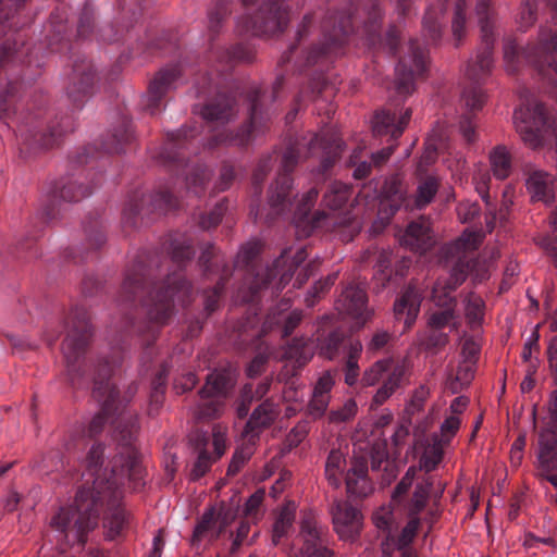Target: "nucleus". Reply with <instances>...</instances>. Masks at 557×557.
<instances>
[{"label": "nucleus", "instance_id": "nucleus-25", "mask_svg": "<svg viewBox=\"0 0 557 557\" xmlns=\"http://www.w3.org/2000/svg\"><path fill=\"white\" fill-rule=\"evenodd\" d=\"M95 84V72L89 63L74 65L73 83L67 92L74 102H81L92 92Z\"/></svg>", "mask_w": 557, "mask_h": 557}, {"label": "nucleus", "instance_id": "nucleus-56", "mask_svg": "<svg viewBox=\"0 0 557 557\" xmlns=\"http://www.w3.org/2000/svg\"><path fill=\"white\" fill-rule=\"evenodd\" d=\"M462 100L467 109L470 111H476L481 110L485 104L486 95L481 87L471 85L463 90Z\"/></svg>", "mask_w": 557, "mask_h": 557}, {"label": "nucleus", "instance_id": "nucleus-20", "mask_svg": "<svg viewBox=\"0 0 557 557\" xmlns=\"http://www.w3.org/2000/svg\"><path fill=\"white\" fill-rule=\"evenodd\" d=\"M189 444L193 446L197 454L196 461L190 471V479L193 481L199 480L211 468L216 458L209 454L208 446L210 443L209 434L201 430L193 431L189 436Z\"/></svg>", "mask_w": 557, "mask_h": 557}, {"label": "nucleus", "instance_id": "nucleus-54", "mask_svg": "<svg viewBox=\"0 0 557 557\" xmlns=\"http://www.w3.org/2000/svg\"><path fill=\"white\" fill-rule=\"evenodd\" d=\"M444 12L441 7L437 11L429 9L423 17V30L428 34L431 41L436 42L442 36V28L438 23V17Z\"/></svg>", "mask_w": 557, "mask_h": 557}, {"label": "nucleus", "instance_id": "nucleus-29", "mask_svg": "<svg viewBox=\"0 0 557 557\" xmlns=\"http://www.w3.org/2000/svg\"><path fill=\"white\" fill-rule=\"evenodd\" d=\"M405 200V191L403 190V183L398 176L388 177L382 187L380 200V214L386 212V206L391 207V213L395 214L401 207Z\"/></svg>", "mask_w": 557, "mask_h": 557}, {"label": "nucleus", "instance_id": "nucleus-53", "mask_svg": "<svg viewBox=\"0 0 557 557\" xmlns=\"http://www.w3.org/2000/svg\"><path fill=\"white\" fill-rule=\"evenodd\" d=\"M194 255L195 251L193 246L190 243H187V240H180L175 238L171 242V258L178 267L184 265L185 262L191 261Z\"/></svg>", "mask_w": 557, "mask_h": 557}, {"label": "nucleus", "instance_id": "nucleus-12", "mask_svg": "<svg viewBox=\"0 0 557 557\" xmlns=\"http://www.w3.org/2000/svg\"><path fill=\"white\" fill-rule=\"evenodd\" d=\"M326 533V528L318 522L312 511L304 512L300 521V536L304 541L300 557H334V552L325 545Z\"/></svg>", "mask_w": 557, "mask_h": 557}, {"label": "nucleus", "instance_id": "nucleus-46", "mask_svg": "<svg viewBox=\"0 0 557 557\" xmlns=\"http://www.w3.org/2000/svg\"><path fill=\"white\" fill-rule=\"evenodd\" d=\"M466 1L456 0L454 16L451 21L453 37L458 47L467 35Z\"/></svg>", "mask_w": 557, "mask_h": 557}, {"label": "nucleus", "instance_id": "nucleus-50", "mask_svg": "<svg viewBox=\"0 0 557 557\" xmlns=\"http://www.w3.org/2000/svg\"><path fill=\"white\" fill-rule=\"evenodd\" d=\"M128 523V513L122 507H116L112 510L110 516L106 519V527L108 528V536L114 539L117 536L125 525Z\"/></svg>", "mask_w": 557, "mask_h": 557}, {"label": "nucleus", "instance_id": "nucleus-10", "mask_svg": "<svg viewBox=\"0 0 557 557\" xmlns=\"http://www.w3.org/2000/svg\"><path fill=\"white\" fill-rule=\"evenodd\" d=\"M410 54L399 60L396 66L395 87L399 95H411L414 90V79L426 71V51L417 39L409 42Z\"/></svg>", "mask_w": 557, "mask_h": 557}, {"label": "nucleus", "instance_id": "nucleus-7", "mask_svg": "<svg viewBox=\"0 0 557 557\" xmlns=\"http://www.w3.org/2000/svg\"><path fill=\"white\" fill-rule=\"evenodd\" d=\"M283 2L284 0H262L252 17H243L237 21L239 32L253 36H273L283 32L289 21Z\"/></svg>", "mask_w": 557, "mask_h": 557}, {"label": "nucleus", "instance_id": "nucleus-1", "mask_svg": "<svg viewBox=\"0 0 557 557\" xmlns=\"http://www.w3.org/2000/svg\"><path fill=\"white\" fill-rule=\"evenodd\" d=\"M112 476L106 486L97 478L92 486H83L76 493L74 506L62 507L51 518L50 527L60 533L61 549L74 543L84 545L87 534L98 524L101 508L107 503L113 505L117 499L119 485L127 478L134 482V487L143 485V469L137 450L131 446H123L122 450L112 460Z\"/></svg>", "mask_w": 557, "mask_h": 557}, {"label": "nucleus", "instance_id": "nucleus-39", "mask_svg": "<svg viewBox=\"0 0 557 557\" xmlns=\"http://www.w3.org/2000/svg\"><path fill=\"white\" fill-rule=\"evenodd\" d=\"M440 185L441 181L435 175H428L421 178L417 186L414 207L423 209L429 206L436 196Z\"/></svg>", "mask_w": 557, "mask_h": 557}, {"label": "nucleus", "instance_id": "nucleus-55", "mask_svg": "<svg viewBox=\"0 0 557 557\" xmlns=\"http://www.w3.org/2000/svg\"><path fill=\"white\" fill-rule=\"evenodd\" d=\"M443 448L440 445H433L424 450L419 460L420 470H424L426 473L436 469L438 463L443 459Z\"/></svg>", "mask_w": 557, "mask_h": 557}, {"label": "nucleus", "instance_id": "nucleus-51", "mask_svg": "<svg viewBox=\"0 0 557 557\" xmlns=\"http://www.w3.org/2000/svg\"><path fill=\"white\" fill-rule=\"evenodd\" d=\"M392 359H381L367 369L361 377L364 386H373L380 382L383 375L391 369Z\"/></svg>", "mask_w": 557, "mask_h": 557}, {"label": "nucleus", "instance_id": "nucleus-11", "mask_svg": "<svg viewBox=\"0 0 557 557\" xmlns=\"http://www.w3.org/2000/svg\"><path fill=\"white\" fill-rule=\"evenodd\" d=\"M260 91L253 90L249 95L250 101V115L248 125L236 135L230 133H220L214 137V143L211 144H234L237 146H246L253 140L259 134L264 133L268 128V119L263 117L259 109Z\"/></svg>", "mask_w": 557, "mask_h": 557}, {"label": "nucleus", "instance_id": "nucleus-34", "mask_svg": "<svg viewBox=\"0 0 557 557\" xmlns=\"http://www.w3.org/2000/svg\"><path fill=\"white\" fill-rule=\"evenodd\" d=\"M146 269L138 264L133 270L127 271L121 287V298L123 301L135 300L140 297L146 289Z\"/></svg>", "mask_w": 557, "mask_h": 557}, {"label": "nucleus", "instance_id": "nucleus-16", "mask_svg": "<svg viewBox=\"0 0 557 557\" xmlns=\"http://www.w3.org/2000/svg\"><path fill=\"white\" fill-rule=\"evenodd\" d=\"M181 69L177 65L162 69L150 82L145 96L146 109L154 114L159 111L163 97L174 86V83L181 77Z\"/></svg>", "mask_w": 557, "mask_h": 557}, {"label": "nucleus", "instance_id": "nucleus-6", "mask_svg": "<svg viewBox=\"0 0 557 557\" xmlns=\"http://www.w3.org/2000/svg\"><path fill=\"white\" fill-rule=\"evenodd\" d=\"M288 249H285L281 256L273 262L271 268H267L262 274L257 273L248 289H240L237 297L243 302H252L257 298L258 293L265 288L273 280L277 278L276 289H282L292 280L294 272L307 259L306 248H300L288 263Z\"/></svg>", "mask_w": 557, "mask_h": 557}, {"label": "nucleus", "instance_id": "nucleus-37", "mask_svg": "<svg viewBox=\"0 0 557 557\" xmlns=\"http://www.w3.org/2000/svg\"><path fill=\"white\" fill-rule=\"evenodd\" d=\"M296 508L295 502H287L278 510L272 530V541L274 545H277L293 527L296 517Z\"/></svg>", "mask_w": 557, "mask_h": 557}, {"label": "nucleus", "instance_id": "nucleus-44", "mask_svg": "<svg viewBox=\"0 0 557 557\" xmlns=\"http://www.w3.org/2000/svg\"><path fill=\"white\" fill-rule=\"evenodd\" d=\"M223 410L224 401L222 398L215 396L200 397V401L195 410V417L198 420L215 419L221 416Z\"/></svg>", "mask_w": 557, "mask_h": 557}, {"label": "nucleus", "instance_id": "nucleus-2", "mask_svg": "<svg viewBox=\"0 0 557 557\" xmlns=\"http://www.w3.org/2000/svg\"><path fill=\"white\" fill-rule=\"evenodd\" d=\"M306 153L302 154L300 144L289 146L283 154L281 171L272 183L268 196V212L265 214L267 222H272L290 209L292 206V187L293 178L290 173L296 168L301 158L314 156L321 157L320 173H325L343 151V141L334 135L310 134L307 141Z\"/></svg>", "mask_w": 557, "mask_h": 557}, {"label": "nucleus", "instance_id": "nucleus-64", "mask_svg": "<svg viewBox=\"0 0 557 557\" xmlns=\"http://www.w3.org/2000/svg\"><path fill=\"white\" fill-rule=\"evenodd\" d=\"M91 194V189L84 187L76 182L65 184L61 190L60 196L63 200L69 202H77Z\"/></svg>", "mask_w": 557, "mask_h": 557}, {"label": "nucleus", "instance_id": "nucleus-13", "mask_svg": "<svg viewBox=\"0 0 557 557\" xmlns=\"http://www.w3.org/2000/svg\"><path fill=\"white\" fill-rule=\"evenodd\" d=\"M513 123L522 140L531 148L541 145V128L546 123V109L543 103H535L527 109L516 110Z\"/></svg>", "mask_w": 557, "mask_h": 557}, {"label": "nucleus", "instance_id": "nucleus-59", "mask_svg": "<svg viewBox=\"0 0 557 557\" xmlns=\"http://www.w3.org/2000/svg\"><path fill=\"white\" fill-rule=\"evenodd\" d=\"M251 440L252 438L249 436L248 443L242 445L239 448L235 450L232 461L228 466V474H235L236 472H238L240 468L245 465V462L249 460L250 457L252 456L255 443H251Z\"/></svg>", "mask_w": 557, "mask_h": 557}, {"label": "nucleus", "instance_id": "nucleus-30", "mask_svg": "<svg viewBox=\"0 0 557 557\" xmlns=\"http://www.w3.org/2000/svg\"><path fill=\"white\" fill-rule=\"evenodd\" d=\"M234 386V376L228 370H215L207 376L206 384L199 391V397L215 396L224 398Z\"/></svg>", "mask_w": 557, "mask_h": 557}, {"label": "nucleus", "instance_id": "nucleus-31", "mask_svg": "<svg viewBox=\"0 0 557 557\" xmlns=\"http://www.w3.org/2000/svg\"><path fill=\"white\" fill-rule=\"evenodd\" d=\"M236 114L234 99L220 96L202 108L201 115L208 122L226 123Z\"/></svg>", "mask_w": 557, "mask_h": 557}, {"label": "nucleus", "instance_id": "nucleus-57", "mask_svg": "<svg viewBox=\"0 0 557 557\" xmlns=\"http://www.w3.org/2000/svg\"><path fill=\"white\" fill-rule=\"evenodd\" d=\"M409 520L406 525L403 528L397 541L396 547L397 549H403L409 547L413 542L418 530L420 528V518L416 516H408Z\"/></svg>", "mask_w": 557, "mask_h": 557}, {"label": "nucleus", "instance_id": "nucleus-26", "mask_svg": "<svg viewBox=\"0 0 557 557\" xmlns=\"http://www.w3.org/2000/svg\"><path fill=\"white\" fill-rule=\"evenodd\" d=\"M557 54V33L550 29L541 30L539 35V44L534 50V61L537 66L552 69L557 74V62L554 54Z\"/></svg>", "mask_w": 557, "mask_h": 557}, {"label": "nucleus", "instance_id": "nucleus-9", "mask_svg": "<svg viewBox=\"0 0 557 557\" xmlns=\"http://www.w3.org/2000/svg\"><path fill=\"white\" fill-rule=\"evenodd\" d=\"M352 29L351 14L326 16L322 23L323 42L320 48H313L309 52L307 64L312 65L322 57L337 54Z\"/></svg>", "mask_w": 557, "mask_h": 557}, {"label": "nucleus", "instance_id": "nucleus-38", "mask_svg": "<svg viewBox=\"0 0 557 557\" xmlns=\"http://www.w3.org/2000/svg\"><path fill=\"white\" fill-rule=\"evenodd\" d=\"M418 346L432 354L436 355L443 350L449 343V335L442 330L429 327L417 335Z\"/></svg>", "mask_w": 557, "mask_h": 557}, {"label": "nucleus", "instance_id": "nucleus-40", "mask_svg": "<svg viewBox=\"0 0 557 557\" xmlns=\"http://www.w3.org/2000/svg\"><path fill=\"white\" fill-rule=\"evenodd\" d=\"M346 466V459L339 449H332L325 462V478L331 486L338 488L342 484V475Z\"/></svg>", "mask_w": 557, "mask_h": 557}, {"label": "nucleus", "instance_id": "nucleus-60", "mask_svg": "<svg viewBox=\"0 0 557 557\" xmlns=\"http://www.w3.org/2000/svg\"><path fill=\"white\" fill-rule=\"evenodd\" d=\"M457 262H463L468 265V275L470 274L475 283H481L490 277L488 265L485 260L459 258Z\"/></svg>", "mask_w": 557, "mask_h": 557}, {"label": "nucleus", "instance_id": "nucleus-43", "mask_svg": "<svg viewBox=\"0 0 557 557\" xmlns=\"http://www.w3.org/2000/svg\"><path fill=\"white\" fill-rule=\"evenodd\" d=\"M433 486L432 476L425 478L414 487L413 495L408 507V516L419 517V513L425 508L431 488Z\"/></svg>", "mask_w": 557, "mask_h": 557}, {"label": "nucleus", "instance_id": "nucleus-33", "mask_svg": "<svg viewBox=\"0 0 557 557\" xmlns=\"http://www.w3.org/2000/svg\"><path fill=\"white\" fill-rule=\"evenodd\" d=\"M386 373V379L373 396L372 401L375 406L383 405L400 387L406 369L401 363H392L391 369Z\"/></svg>", "mask_w": 557, "mask_h": 557}, {"label": "nucleus", "instance_id": "nucleus-62", "mask_svg": "<svg viewBox=\"0 0 557 557\" xmlns=\"http://www.w3.org/2000/svg\"><path fill=\"white\" fill-rule=\"evenodd\" d=\"M216 523L215 519V510L214 508H209L206 510L196 525L193 534V543L200 542L206 534L213 529Z\"/></svg>", "mask_w": 557, "mask_h": 557}, {"label": "nucleus", "instance_id": "nucleus-24", "mask_svg": "<svg viewBox=\"0 0 557 557\" xmlns=\"http://www.w3.org/2000/svg\"><path fill=\"white\" fill-rule=\"evenodd\" d=\"M482 243L478 232L465 231L456 240L444 245L440 250V260L448 262L459 258L468 259L467 252L476 250Z\"/></svg>", "mask_w": 557, "mask_h": 557}, {"label": "nucleus", "instance_id": "nucleus-45", "mask_svg": "<svg viewBox=\"0 0 557 557\" xmlns=\"http://www.w3.org/2000/svg\"><path fill=\"white\" fill-rule=\"evenodd\" d=\"M485 304L483 299L470 293L466 298L465 315L470 327L480 326L484 319Z\"/></svg>", "mask_w": 557, "mask_h": 557}, {"label": "nucleus", "instance_id": "nucleus-32", "mask_svg": "<svg viewBox=\"0 0 557 557\" xmlns=\"http://www.w3.org/2000/svg\"><path fill=\"white\" fill-rule=\"evenodd\" d=\"M314 341L318 354L323 358L332 360L336 357L344 341V333L339 329L326 331L323 327H319Z\"/></svg>", "mask_w": 557, "mask_h": 557}, {"label": "nucleus", "instance_id": "nucleus-21", "mask_svg": "<svg viewBox=\"0 0 557 557\" xmlns=\"http://www.w3.org/2000/svg\"><path fill=\"white\" fill-rule=\"evenodd\" d=\"M401 244L411 251L424 253L435 244L429 221L421 219L411 222L400 239Z\"/></svg>", "mask_w": 557, "mask_h": 557}, {"label": "nucleus", "instance_id": "nucleus-23", "mask_svg": "<svg viewBox=\"0 0 557 557\" xmlns=\"http://www.w3.org/2000/svg\"><path fill=\"white\" fill-rule=\"evenodd\" d=\"M280 412L281 409L277 403L272 398L265 399L253 409L246 423L244 433L251 438H256L260 431L270 428L274 423Z\"/></svg>", "mask_w": 557, "mask_h": 557}, {"label": "nucleus", "instance_id": "nucleus-58", "mask_svg": "<svg viewBox=\"0 0 557 557\" xmlns=\"http://www.w3.org/2000/svg\"><path fill=\"white\" fill-rule=\"evenodd\" d=\"M337 275L338 274L335 272L329 274L324 280H320L317 283H314V285L306 296V305L308 307H313L317 302V299H319L322 294L327 292L331 288V286L335 283V281L337 280Z\"/></svg>", "mask_w": 557, "mask_h": 557}, {"label": "nucleus", "instance_id": "nucleus-36", "mask_svg": "<svg viewBox=\"0 0 557 557\" xmlns=\"http://www.w3.org/2000/svg\"><path fill=\"white\" fill-rule=\"evenodd\" d=\"M491 171L495 178L504 181L512 170V156L504 145L495 146L488 153Z\"/></svg>", "mask_w": 557, "mask_h": 557}, {"label": "nucleus", "instance_id": "nucleus-52", "mask_svg": "<svg viewBox=\"0 0 557 557\" xmlns=\"http://www.w3.org/2000/svg\"><path fill=\"white\" fill-rule=\"evenodd\" d=\"M361 478V493L371 494L373 485L368 478V462L364 458L355 459L351 468L347 471L346 478Z\"/></svg>", "mask_w": 557, "mask_h": 557}, {"label": "nucleus", "instance_id": "nucleus-27", "mask_svg": "<svg viewBox=\"0 0 557 557\" xmlns=\"http://www.w3.org/2000/svg\"><path fill=\"white\" fill-rule=\"evenodd\" d=\"M527 189L533 201L552 203L555 200L553 176L544 171H534L527 180Z\"/></svg>", "mask_w": 557, "mask_h": 557}, {"label": "nucleus", "instance_id": "nucleus-8", "mask_svg": "<svg viewBox=\"0 0 557 557\" xmlns=\"http://www.w3.org/2000/svg\"><path fill=\"white\" fill-rule=\"evenodd\" d=\"M112 373V368L108 361L104 364H99L95 370L92 396L101 403V411L97 413L88 425V436L92 437L99 434L109 417L112 416L119 407L115 405L119 392L113 385L110 384L109 377Z\"/></svg>", "mask_w": 557, "mask_h": 557}, {"label": "nucleus", "instance_id": "nucleus-17", "mask_svg": "<svg viewBox=\"0 0 557 557\" xmlns=\"http://www.w3.org/2000/svg\"><path fill=\"white\" fill-rule=\"evenodd\" d=\"M367 301L368 298L364 289L349 285L343 290L336 301V309L341 313L347 314L364 324L371 317V312L367 308Z\"/></svg>", "mask_w": 557, "mask_h": 557}, {"label": "nucleus", "instance_id": "nucleus-18", "mask_svg": "<svg viewBox=\"0 0 557 557\" xmlns=\"http://www.w3.org/2000/svg\"><path fill=\"white\" fill-rule=\"evenodd\" d=\"M423 296L413 283H409L394 302V315L403 320L405 327L410 329L420 312Z\"/></svg>", "mask_w": 557, "mask_h": 557}, {"label": "nucleus", "instance_id": "nucleus-28", "mask_svg": "<svg viewBox=\"0 0 557 557\" xmlns=\"http://www.w3.org/2000/svg\"><path fill=\"white\" fill-rule=\"evenodd\" d=\"M557 458V428L542 424L539 433L537 459L543 469L550 468Z\"/></svg>", "mask_w": 557, "mask_h": 557}, {"label": "nucleus", "instance_id": "nucleus-48", "mask_svg": "<svg viewBox=\"0 0 557 557\" xmlns=\"http://www.w3.org/2000/svg\"><path fill=\"white\" fill-rule=\"evenodd\" d=\"M263 244L259 239H251L244 244L236 256L235 267H248L262 251Z\"/></svg>", "mask_w": 557, "mask_h": 557}, {"label": "nucleus", "instance_id": "nucleus-15", "mask_svg": "<svg viewBox=\"0 0 557 557\" xmlns=\"http://www.w3.org/2000/svg\"><path fill=\"white\" fill-rule=\"evenodd\" d=\"M467 264L455 262L447 277H438L432 289V300L440 308H456L457 301L453 293L468 276Z\"/></svg>", "mask_w": 557, "mask_h": 557}, {"label": "nucleus", "instance_id": "nucleus-42", "mask_svg": "<svg viewBox=\"0 0 557 557\" xmlns=\"http://www.w3.org/2000/svg\"><path fill=\"white\" fill-rule=\"evenodd\" d=\"M350 195L351 187L349 185L342 182H333L329 185L323 196V203L332 210H337L348 201Z\"/></svg>", "mask_w": 557, "mask_h": 557}, {"label": "nucleus", "instance_id": "nucleus-4", "mask_svg": "<svg viewBox=\"0 0 557 557\" xmlns=\"http://www.w3.org/2000/svg\"><path fill=\"white\" fill-rule=\"evenodd\" d=\"M191 284L180 273L168 275L144 300L148 319L158 325L166 324L174 314L175 306H187L191 302Z\"/></svg>", "mask_w": 557, "mask_h": 557}, {"label": "nucleus", "instance_id": "nucleus-14", "mask_svg": "<svg viewBox=\"0 0 557 557\" xmlns=\"http://www.w3.org/2000/svg\"><path fill=\"white\" fill-rule=\"evenodd\" d=\"M334 531L339 540L355 542L363 528V515L357 507L345 500L335 502L332 507Z\"/></svg>", "mask_w": 557, "mask_h": 557}, {"label": "nucleus", "instance_id": "nucleus-35", "mask_svg": "<svg viewBox=\"0 0 557 557\" xmlns=\"http://www.w3.org/2000/svg\"><path fill=\"white\" fill-rule=\"evenodd\" d=\"M362 5V11L367 14V20L363 23V32L367 35L368 42L375 45L380 39V27L382 21V12L374 0H359Z\"/></svg>", "mask_w": 557, "mask_h": 557}, {"label": "nucleus", "instance_id": "nucleus-63", "mask_svg": "<svg viewBox=\"0 0 557 557\" xmlns=\"http://www.w3.org/2000/svg\"><path fill=\"white\" fill-rule=\"evenodd\" d=\"M211 173L205 166H197L193 173L186 177L187 188L198 195L203 190L206 183L210 180Z\"/></svg>", "mask_w": 557, "mask_h": 557}, {"label": "nucleus", "instance_id": "nucleus-5", "mask_svg": "<svg viewBox=\"0 0 557 557\" xmlns=\"http://www.w3.org/2000/svg\"><path fill=\"white\" fill-rule=\"evenodd\" d=\"M475 12L479 17L481 29V44L476 50L474 59L467 66L466 75L473 83L480 82L487 76L493 67V48L494 37V13L490 9V0H478Z\"/></svg>", "mask_w": 557, "mask_h": 557}, {"label": "nucleus", "instance_id": "nucleus-41", "mask_svg": "<svg viewBox=\"0 0 557 557\" xmlns=\"http://www.w3.org/2000/svg\"><path fill=\"white\" fill-rule=\"evenodd\" d=\"M476 364L469 361H460L456 374L447 383V387L453 394H458L465 387L469 386L474 379Z\"/></svg>", "mask_w": 557, "mask_h": 557}, {"label": "nucleus", "instance_id": "nucleus-22", "mask_svg": "<svg viewBox=\"0 0 557 557\" xmlns=\"http://www.w3.org/2000/svg\"><path fill=\"white\" fill-rule=\"evenodd\" d=\"M335 385L334 375L326 371L315 382L307 412L314 420L322 418L331 400V392Z\"/></svg>", "mask_w": 557, "mask_h": 557}, {"label": "nucleus", "instance_id": "nucleus-47", "mask_svg": "<svg viewBox=\"0 0 557 557\" xmlns=\"http://www.w3.org/2000/svg\"><path fill=\"white\" fill-rule=\"evenodd\" d=\"M364 151V147H357L354 149L349 157L348 165L354 168L352 176L356 180H363L367 178L372 171L373 163L371 159L368 160H361V156Z\"/></svg>", "mask_w": 557, "mask_h": 557}, {"label": "nucleus", "instance_id": "nucleus-19", "mask_svg": "<svg viewBox=\"0 0 557 557\" xmlns=\"http://www.w3.org/2000/svg\"><path fill=\"white\" fill-rule=\"evenodd\" d=\"M411 110L406 109L398 117L389 110L377 111L372 122V131L375 136L391 135L392 139H398L411 119Z\"/></svg>", "mask_w": 557, "mask_h": 557}, {"label": "nucleus", "instance_id": "nucleus-3", "mask_svg": "<svg viewBox=\"0 0 557 557\" xmlns=\"http://www.w3.org/2000/svg\"><path fill=\"white\" fill-rule=\"evenodd\" d=\"M91 336L89 315L83 309H75L69 318L62 344L66 372L73 386L82 387L89 381L91 363L85 354Z\"/></svg>", "mask_w": 557, "mask_h": 557}, {"label": "nucleus", "instance_id": "nucleus-61", "mask_svg": "<svg viewBox=\"0 0 557 557\" xmlns=\"http://www.w3.org/2000/svg\"><path fill=\"white\" fill-rule=\"evenodd\" d=\"M230 14L228 2L226 0H216L209 9V28L216 32L220 24Z\"/></svg>", "mask_w": 557, "mask_h": 557}, {"label": "nucleus", "instance_id": "nucleus-49", "mask_svg": "<svg viewBox=\"0 0 557 557\" xmlns=\"http://www.w3.org/2000/svg\"><path fill=\"white\" fill-rule=\"evenodd\" d=\"M169 371L166 368H162L154 376L151 383V394H150V406L151 409L154 407L158 409L164 398V392L166 388Z\"/></svg>", "mask_w": 557, "mask_h": 557}]
</instances>
